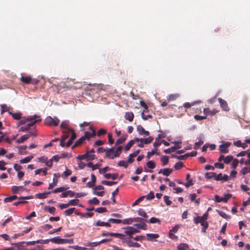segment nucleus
<instances>
[{
  "label": "nucleus",
  "mask_w": 250,
  "mask_h": 250,
  "mask_svg": "<svg viewBox=\"0 0 250 250\" xmlns=\"http://www.w3.org/2000/svg\"><path fill=\"white\" fill-rule=\"evenodd\" d=\"M108 222H112V223H115V224H120V223H122V220L114 219V218H110L108 219Z\"/></svg>",
  "instance_id": "nucleus-55"
},
{
  "label": "nucleus",
  "mask_w": 250,
  "mask_h": 250,
  "mask_svg": "<svg viewBox=\"0 0 250 250\" xmlns=\"http://www.w3.org/2000/svg\"><path fill=\"white\" fill-rule=\"evenodd\" d=\"M149 222L151 224H154V223H158L160 224L161 221L158 218H155V217H151L149 220Z\"/></svg>",
  "instance_id": "nucleus-50"
},
{
  "label": "nucleus",
  "mask_w": 250,
  "mask_h": 250,
  "mask_svg": "<svg viewBox=\"0 0 250 250\" xmlns=\"http://www.w3.org/2000/svg\"><path fill=\"white\" fill-rule=\"evenodd\" d=\"M87 166L90 168H91L92 170H95L98 168V165L97 164L93 165L92 163H88L87 164Z\"/></svg>",
  "instance_id": "nucleus-60"
},
{
  "label": "nucleus",
  "mask_w": 250,
  "mask_h": 250,
  "mask_svg": "<svg viewBox=\"0 0 250 250\" xmlns=\"http://www.w3.org/2000/svg\"><path fill=\"white\" fill-rule=\"evenodd\" d=\"M104 177L106 179H110L111 178L113 180H115L117 178L118 174H117V173H113V174L106 173V174H104Z\"/></svg>",
  "instance_id": "nucleus-23"
},
{
  "label": "nucleus",
  "mask_w": 250,
  "mask_h": 250,
  "mask_svg": "<svg viewBox=\"0 0 250 250\" xmlns=\"http://www.w3.org/2000/svg\"><path fill=\"white\" fill-rule=\"evenodd\" d=\"M215 176V173L214 172H208L206 174V178L209 179L212 178H214V176Z\"/></svg>",
  "instance_id": "nucleus-59"
},
{
  "label": "nucleus",
  "mask_w": 250,
  "mask_h": 250,
  "mask_svg": "<svg viewBox=\"0 0 250 250\" xmlns=\"http://www.w3.org/2000/svg\"><path fill=\"white\" fill-rule=\"evenodd\" d=\"M141 140H142V138H134V141L135 142H138V146L143 148L144 147V143L143 141H142Z\"/></svg>",
  "instance_id": "nucleus-29"
},
{
  "label": "nucleus",
  "mask_w": 250,
  "mask_h": 250,
  "mask_svg": "<svg viewBox=\"0 0 250 250\" xmlns=\"http://www.w3.org/2000/svg\"><path fill=\"white\" fill-rule=\"evenodd\" d=\"M172 171L173 170L172 168H165L160 169L158 171V173L162 174L164 176H168L172 172Z\"/></svg>",
  "instance_id": "nucleus-12"
},
{
  "label": "nucleus",
  "mask_w": 250,
  "mask_h": 250,
  "mask_svg": "<svg viewBox=\"0 0 250 250\" xmlns=\"http://www.w3.org/2000/svg\"><path fill=\"white\" fill-rule=\"evenodd\" d=\"M203 144V141L201 139L199 140L198 142L195 143L194 148L195 149H198Z\"/></svg>",
  "instance_id": "nucleus-58"
},
{
  "label": "nucleus",
  "mask_w": 250,
  "mask_h": 250,
  "mask_svg": "<svg viewBox=\"0 0 250 250\" xmlns=\"http://www.w3.org/2000/svg\"><path fill=\"white\" fill-rule=\"evenodd\" d=\"M134 139L133 140H130L125 146V149L126 151L129 150V149L131 148V147L133 146V145L134 144Z\"/></svg>",
  "instance_id": "nucleus-30"
},
{
  "label": "nucleus",
  "mask_w": 250,
  "mask_h": 250,
  "mask_svg": "<svg viewBox=\"0 0 250 250\" xmlns=\"http://www.w3.org/2000/svg\"><path fill=\"white\" fill-rule=\"evenodd\" d=\"M208 213L207 211L202 216H201V219L200 220V224L201 226L203 227L202 229V232L205 233L206 232V229L208 227V222L207 221L208 219Z\"/></svg>",
  "instance_id": "nucleus-4"
},
{
  "label": "nucleus",
  "mask_w": 250,
  "mask_h": 250,
  "mask_svg": "<svg viewBox=\"0 0 250 250\" xmlns=\"http://www.w3.org/2000/svg\"><path fill=\"white\" fill-rule=\"evenodd\" d=\"M178 98V95L175 94H171L167 97L168 101H172L176 100Z\"/></svg>",
  "instance_id": "nucleus-47"
},
{
  "label": "nucleus",
  "mask_w": 250,
  "mask_h": 250,
  "mask_svg": "<svg viewBox=\"0 0 250 250\" xmlns=\"http://www.w3.org/2000/svg\"><path fill=\"white\" fill-rule=\"evenodd\" d=\"M33 156H28L22 159H21L20 162L21 164L27 163L29 162L33 159Z\"/></svg>",
  "instance_id": "nucleus-27"
},
{
  "label": "nucleus",
  "mask_w": 250,
  "mask_h": 250,
  "mask_svg": "<svg viewBox=\"0 0 250 250\" xmlns=\"http://www.w3.org/2000/svg\"><path fill=\"white\" fill-rule=\"evenodd\" d=\"M21 82H22L24 83L25 84L33 83L35 84L38 83L39 82V81L38 80L33 79L30 76H22L21 78Z\"/></svg>",
  "instance_id": "nucleus-5"
},
{
  "label": "nucleus",
  "mask_w": 250,
  "mask_h": 250,
  "mask_svg": "<svg viewBox=\"0 0 250 250\" xmlns=\"http://www.w3.org/2000/svg\"><path fill=\"white\" fill-rule=\"evenodd\" d=\"M232 160L233 157L231 155H228L226 157H225L224 162L226 164H228Z\"/></svg>",
  "instance_id": "nucleus-40"
},
{
  "label": "nucleus",
  "mask_w": 250,
  "mask_h": 250,
  "mask_svg": "<svg viewBox=\"0 0 250 250\" xmlns=\"http://www.w3.org/2000/svg\"><path fill=\"white\" fill-rule=\"evenodd\" d=\"M91 130H92V133L88 132H85V134L83 135V136L85 138V140L86 139L89 140L90 138H91L92 137H93L95 135V131L93 129H91Z\"/></svg>",
  "instance_id": "nucleus-24"
},
{
  "label": "nucleus",
  "mask_w": 250,
  "mask_h": 250,
  "mask_svg": "<svg viewBox=\"0 0 250 250\" xmlns=\"http://www.w3.org/2000/svg\"><path fill=\"white\" fill-rule=\"evenodd\" d=\"M218 112V111L215 109L210 110L209 108H205L203 110V112L206 117L207 115H214Z\"/></svg>",
  "instance_id": "nucleus-13"
},
{
  "label": "nucleus",
  "mask_w": 250,
  "mask_h": 250,
  "mask_svg": "<svg viewBox=\"0 0 250 250\" xmlns=\"http://www.w3.org/2000/svg\"><path fill=\"white\" fill-rule=\"evenodd\" d=\"M110 236H114V237H119L120 239H123V237L124 236V234H123L122 233L111 232V234H110Z\"/></svg>",
  "instance_id": "nucleus-51"
},
{
  "label": "nucleus",
  "mask_w": 250,
  "mask_h": 250,
  "mask_svg": "<svg viewBox=\"0 0 250 250\" xmlns=\"http://www.w3.org/2000/svg\"><path fill=\"white\" fill-rule=\"evenodd\" d=\"M50 242L55 243V244H72L73 243V239H62L60 238L59 237H55L51 239H50Z\"/></svg>",
  "instance_id": "nucleus-3"
},
{
  "label": "nucleus",
  "mask_w": 250,
  "mask_h": 250,
  "mask_svg": "<svg viewBox=\"0 0 250 250\" xmlns=\"http://www.w3.org/2000/svg\"><path fill=\"white\" fill-rule=\"evenodd\" d=\"M47 169L44 168H40V169H38L36 170H35V174L36 175H38V174H39L41 172H43L44 175H46L47 173Z\"/></svg>",
  "instance_id": "nucleus-37"
},
{
  "label": "nucleus",
  "mask_w": 250,
  "mask_h": 250,
  "mask_svg": "<svg viewBox=\"0 0 250 250\" xmlns=\"http://www.w3.org/2000/svg\"><path fill=\"white\" fill-rule=\"evenodd\" d=\"M70 248L75 249L76 250H86V248L84 247H80L79 246H69Z\"/></svg>",
  "instance_id": "nucleus-62"
},
{
  "label": "nucleus",
  "mask_w": 250,
  "mask_h": 250,
  "mask_svg": "<svg viewBox=\"0 0 250 250\" xmlns=\"http://www.w3.org/2000/svg\"><path fill=\"white\" fill-rule=\"evenodd\" d=\"M30 137V135L29 134H25L24 135H22L21 137H20L19 139H18L16 141V142L18 144H21L22 143L25 141V140H27Z\"/></svg>",
  "instance_id": "nucleus-18"
},
{
  "label": "nucleus",
  "mask_w": 250,
  "mask_h": 250,
  "mask_svg": "<svg viewBox=\"0 0 250 250\" xmlns=\"http://www.w3.org/2000/svg\"><path fill=\"white\" fill-rule=\"evenodd\" d=\"M134 226L136 227L138 229H141L144 230L146 229V226L144 222L140 224H136L134 225Z\"/></svg>",
  "instance_id": "nucleus-39"
},
{
  "label": "nucleus",
  "mask_w": 250,
  "mask_h": 250,
  "mask_svg": "<svg viewBox=\"0 0 250 250\" xmlns=\"http://www.w3.org/2000/svg\"><path fill=\"white\" fill-rule=\"evenodd\" d=\"M97 226H106V227H110V225L109 222H104L101 221H98L96 224Z\"/></svg>",
  "instance_id": "nucleus-32"
},
{
  "label": "nucleus",
  "mask_w": 250,
  "mask_h": 250,
  "mask_svg": "<svg viewBox=\"0 0 250 250\" xmlns=\"http://www.w3.org/2000/svg\"><path fill=\"white\" fill-rule=\"evenodd\" d=\"M134 114L132 112H127L125 113V118L129 122H132L134 119Z\"/></svg>",
  "instance_id": "nucleus-17"
},
{
  "label": "nucleus",
  "mask_w": 250,
  "mask_h": 250,
  "mask_svg": "<svg viewBox=\"0 0 250 250\" xmlns=\"http://www.w3.org/2000/svg\"><path fill=\"white\" fill-rule=\"evenodd\" d=\"M250 172V167H245L243 168L240 171V173L243 175Z\"/></svg>",
  "instance_id": "nucleus-48"
},
{
  "label": "nucleus",
  "mask_w": 250,
  "mask_h": 250,
  "mask_svg": "<svg viewBox=\"0 0 250 250\" xmlns=\"http://www.w3.org/2000/svg\"><path fill=\"white\" fill-rule=\"evenodd\" d=\"M31 116H28L27 118H22L20 122H19V125H23L28 121H32L35 118L31 117Z\"/></svg>",
  "instance_id": "nucleus-19"
},
{
  "label": "nucleus",
  "mask_w": 250,
  "mask_h": 250,
  "mask_svg": "<svg viewBox=\"0 0 250 250\" xmlns=\"http://www.w3.org/2000/svg\"><path fill=\"white\" fill-rule=\"evenodd\" d=\"M85 140V138H84V137L83 136H82V137H81L78 140H77L75 144L72 146V148H74L75 147H76V146H78L79 145H80V144H81L83 141H84Z\"/></svg>",
  "instance_id": "nucleus-28"
},
{
  "label": "nucleus",
  "mask_w": 250,
  "mask_h": 250,
  "mask_svg": "<svg viewBox=\"0 0 250 250\" xmlns=\"http://www.w3.org/2000/svg\"><path fill=\"white\" fill-rule=\"evenodd\" d=\"M128 162L126 160H122L118 162V166L119 167H123L125 168H127L128 167Z\"/></svg>",
  "instance_id": "nucleus-31"
},
{
  "label": "nucleus",
  "mask_w": 250,
  "mask_h": 250,
  "mask_svg": "<svg viewBox=\"0 0 250 250\" xmlns=\"http://www.w3.org/2000/svg\"><path fill=\"white\" fill-rule=\"evenodd\" d=\"M72 174V171L70 169H66L62 174V177L63 179L65 178L67 176L70 175Z\"/></svg>",
  "instance_id": "nucleus-34"
},
{
  "label": "nucleus",
  "mask_w": 250,
  "mask_h": 250,
  "mask_svg": "<svg viewBox=\"0 0 250 250\" xmlns=\"http://www.w3.org/2000/svg\"><path fill=\"white\" fill-rule=\"evenodd\" d=\"M8 113L15 120H20L21 118V113L17 112V113H12L10 111H8Z\"/></svg>",
  "instance_id": "nucleus-25"
},
{
  "label": "nucleus",
  "mask_w": 250,
  "mask_h": 250,
  "mask_svg": "<svg viewBox=\"0 0 250 250\" xmlns=\"http://www.w3.org/2000/svg\"><path fill=\"white\" fill-rule=\"evenodd\" d=\"M126 244L129 247L139 248L141 246L140 244H139L137 242H133L131 241L130 240L129 241L126 242Z\"/></svg>",
  "instance_id": "nucleus-26"
},
{
  "label": "nucleus",
  "mask_w": 250,
  "mask_h": 250,
  "mask_svg": "<svg viewBox=\"0 0 250 250\" xmlns=\"http://www.w3.org/2000/svg\"><path fill=\"white\" fill-rule=\"evenodd\" d=\"M218 213L223 218L226 219H229L230 217L227 214H226L224 212L222 211H221V210H217V211Z\"/></svg>",
  "instance_id": "nucleus-43"
},
{
  "label": "nucleus",
  "mask_w": 250,
  "mask_h": 250,
  "mask_svg": "<svg viewBox=\"0 0 250 250\" xmlns=\"http://www.w3.org/2000/svg\"><path fill=\"white\" fill-rule=\"evenodd\" d=\"M60 123V120L57 117L52 118L47 116L45 119V124L49 126H57Z\"/></svg>",
  "instance_id": "nucleus-2"
},
{
  "label": "nucleus",
  "mask_w": 250,
  "mask_h": 250,
  "mask_svg": "<svg viewBox=\"0 0 250 250\" xmlns=\"http://www.w3.org/2000/svg\"><path fill=\"white\" fill-rule=\"evenodd\" d=\"M31 117H34L35 118L32 121H29L30 123H29L27 125L26 127H28V129L30 128L31 126H33L36 123L40 122L42 121L40 116H38L37 115H34V116H31Z\"/></svg>",
  "instance_id": "nucleus-10"
},
{
  "label": "nucleus",
  "mask_w": 250,
  "mask_h": 250,
  "mask_svg": "<svg viewBox=\"0 0 250 250\" xmlns=\"http://www.w3.org/2000/svg\"><path fill=\"white\" fill-rule=\"evenodd\" d=\"M218 101L220 104L222 109L223 110L226 111H228L229 110V108L226 101L220 98H218Z\"/></svg>",
  "instance_id": "nucleus-11"
},
{
  "label": "nucleus",
  "mask_w": 250,
  "mask_h": 250,
  "mask_svg": "<svg viewBox=\"0 0 250 250\" xmlns=\"http://www.w3.org/2000/svg\"><path fill=\"white\" fill-rule=\"evenodd\" d=\"M106 133V130L104 128H101L97 132V135L100 136L102 135L105 134Z\"/></svg>",
  "instance_id": "nucleus-64"
},
{
  "label": "nucleus",
  "mask_w": 250,
  "mask_h": 250,
  "mask_svg": "<svg viewBox=\"0 0 250 250\" xmlns=\"http://www.w3.org/2000/svg\"><path fill=\"white\" fill-rule=\"evenodd\" d=\"M231 194H225L223 197H220L218 195H215V199L216 202H223L226 203L228 200L231 197Z\"/></svg>",
  "instance_id": "nucleus-6"
},
{
  "label": "nucleus",
  "mask_w": 250,
  "mask_h": 250,
  "mask_svg": "<svg viewBox=\"0 0 250 250\" xmlns=\"http://www.w3.org/2000/svg\"><path fill=\"white\" fill-rule=\"evenodd\" d=\"M25 242H21L13 244L15 245L17 247V250H23L24 248L23 246H22V244L24 243Z\"/></svg>",
  "instance_id": "nucleus-45"
},
{
  "label": "nucleus",
  "mask_w": 250,
  "mask_h": 250,
  "mask_svg": "<svg viewBox=\"0 0 250 250\" xmlns=\"http://www.w3.org/2000/svg\"><path fill=\"white\" fill-rule=\"evenodd\" d=\"M134 220L133 218H128L122 220V223L125 225H130L133 223Z\"/></svg>",
  "instance_id": "nucleus-36"
},
{
  "label": "nucleus",
  "mask_w": 250,
  "mask_h": 250,
  "mask_svg": "<svg viewBox=\"0 0 250 250\" xmlns=\"http://www.w3.org/2000/svg\"><path fill=\"white\" fill-rule=\"evenodd\" d=\"M31 117H34L35 118L32 121H29L30 123H29L27 125L26 127H28V129L30 128L31 126H33L36 123L40 122L42 121L40 116H38L37 115H34V116H31Z\"/></svg>",
  "instance_id": "nucleus-9"
},
{
  "label": "nucleus",
  "mask_w": 250,
  "mask_h": 250,
  "mask_svg": "<svg viewBox=\"0 0 250 250\" xmlns=\"http://www.w3.org/2000/svg\"><path fill=\"white\" fill-rule=\"evenodd\" d=\"M75 209V208H73L66 209L64 211V214L67 216L70 215L73 213Z\"/></svg>",
  "instance_id": "nucleus-53"
},
{
  "label": "nucleus",
  "mask_w": 250,
  "mask_h": 250,
  "mask_svg": "<svg viewBox=\"0 0 250 250\" xmlns=\"http://www.w3.org/2000/svg\"><path fill=\"white\" fill-rule=\"evenodd\" d=\"M101 183H102V184H103L104 185L109 186H112V185H113L114 184H116L117 183V182L107 181H105V180L102 181Z\"/></svg>",
  "instance_id": "nucleus-42"
},
{
  "label": "nucleus",
  "mask_w": 250,
  "mask_h": 250,
  "mask_svg": "<svg viewBox=\"0 0 250 250\" xmlns=\"http://www.w3.org/2000/svg\"><path fill=\"white\" fill-rule=\"evenodd\" d=\"M147 167L151 169L154 168L155 167V165L154 163L152 161H149L146 163Z\"/></svg>",
  "instance_id": "nucleus-56"
},
{
  "label": "nucleus",
  "mask_w": 250,
  "mask_h": 250,
  "mask_svg": "<svg viewBox=\"0 0 250 250\" xmlns=\"http://www.w3.org/2000/svg\"><path fill=\"white\" fill-rule=\"evenodd\" d=\"M63 133L64 134L62 136L61 140L64 141L68 137L69 132L68 131H63Z\"/></svg>",
  "instance_id": "nucleus-54"
},
{
  "label": "nucleus",
  "mask_w": 250,
  "mask_h": 250,
  "mask_svg": "<svg viewBox=\"0 0 250 250\" xmlns=\"http://www.w3.org/2000/svg\"><path fill=\"white\" fill-rule=\"evenodd\" d=\"M230 143L229 142H224L219 146V150L221 153H227L229 152L228 148L229 147Z\"/></svg>",
  "instance_id": "nucleus-7"
},
{
  "label": "nucleus",
  "mask_w": 250,
  "mask_h": 250,
  "mask_svg": "<svg viewBox=\"0 0 250 250\" xmlns=\"http://www.w3.org/2000/svg\"><path fill=\"white\" fill-rule=\"evenodd\" d=\"M125 229H126L125 233L126 235L129 236V238H131L132 237V235L133 234L132 230L131 229H129V227H127Z\"/></svg>",
  "instance_id": "nucleus-41"
},
{
  "label": "nucleus",
  "mask_w": 250,
  "mask_h": 250,
  "mask_svg": "<svg viewBox=\"0 0 250 250\" xmlns=\"http://www.w3.org/2000/svg\"><path fill=\"white\" fill-rule=\"evenodd\" d=\"M17 198L16 195H13L4 198V201L5 202H10L16 199Z\"/></svg>",
  "instance_id": "nucleus-44"
},
{
  "label": "nucleus",
  "mask_w": 250,
  "mask_h": 250,
  "mask_svg": "<svg viewBox=\"0 0 250 250\" xmlns=\"http://www.w3.org/2000/svg\"><path fill=\"white\" fill-rule=\"evenodd\" d=\"M178 250H190L188 245L186 243H181L178 246Z\"/></svg>",
  "instance_id": "nucleus-20"
},
{
  "label": "nucleus",
  "mask_w": 250,
  "mask_h": 250,
  "mask_svg": "<svg viewBox=\"0 0 250 250\" xmlns=\"http://www.w3.org/2000/svg\"><path fill=\"white\" fill-rule=\"evenodd\" d=\"M69 125V121L65 120L62 122V123L61 124L60 127L62 129H65L66 130L69 131V129H70L68 127Z\"/></svg>",
  "instance_id": "nucleus-21"
},
{
  "label": "nucleus",
  "mask_w": 250,
  "mask_h": 250,
  "mask_svg": "<svg viewBox=\"0 0 250 250\" xmlns=\"http://www.w3.org/2000/svg\"><path fill=\"white\" fill-rule=\"evenodd\" d=\"M182 147L180 145L174 146L170 148L164 150V152L166 154H169L171 152H174L175 150L181 148Z\"/></svg>",
  "instance_id": "nucleus-15"
},
{
  "label": "nucleus",
  "mask_w": 250,
  "mask_h": 250,
  "mask_svg": "<svg viewBox=\"0 0 250 250\" xmlns=\"http://www.w3.org/2000/svg\"><path fill=\"white\" fill-rule=\"evenodd\" d=\"M153 140V138L151 136H148L147 138L146 139L142 138L141 140L143 141L144 144H150Z\"/></svg>",
  "instance_id": "nucleus-33"
},
{
  "label": "nucleus",
  "mask_w": 250,
  "mask_h": 250,
  "mask_svg": "<svg viewBox=\"0 0 250 250\" xmlns=\"http://www.w3.org/2000/svg\"><path fill=\"white\" fill-rule=\"evenodd\" d=\"M136 129L139 134L142 136H149V132L146 130L145 128L141 125H138Z\"/></svg>",
  "instance_id": "nucleus-8"
},
{
  "label": "nucleus",
  "mask_w": 250,
  "mask_h": 250,
  "mask_svg": "<svg viewBox=\"0 0 250 250\" xmlns=\"http://www.w3.org/2000/svg\"><path fill=\"white\" fill-rule=\"evenodd\" d=\"M238 163H239V161L237 160V159H234L233 160V161H232V163H231V167L235 169L237 166H238Z\"/></svg>",
  "instance_id": "nucleus-57"
},
{
  "label": "nucleus",
  "mask_w": 250,
  "mask_h": 250,
  "mask_svg": "<svg viewBox=\"0 0 250 250\" xmlns=\"http://www.w3.org/2000/svg\"><path fill=\"white\" fill-rule=\"evenodd\" d=\"M183 167V163L178 162L174 165V168L176 170L179 169Z\"/></svg>",
  "instance_id": "nucleus-63"
},
{
  "label": "nucleus",
  "mask_w": 250,
  "mask_h": 250,
  "mask_svg": "<svg viewBox=\"0 0 250 250\" xmlns=\"http://www.w3.org/2000/svg\"><path fill=\"white\" fill-rule=\"evenodd\" d=\"M161 160L163 163V166L167 165L168 163V157L167 156H163L161 157Z\"/></svg>",
  "instance_id": "nucleus-38"
},
{
  "label": "nucleus",
  "mask_w": 250,
  "mask_h": 250,
  "mask_svg": "<svg viewBox=\"0 0 250 250\" xmlns=\"http://www.w3.org/2000/svg\"><path fill=\"white\" fill-rule=\"evenodd\" d=\"M51 193L50 191L44 192L43 193H38L36 195V197L39 199H44L47 197L48 194Z\"/></svg>",
  "instance_id": "nucleus-22"
},
{
  "label": "nucleus",
  "mask_w": 250,
  "mask_h": 250,
  "mask_svg": "<svg viewBox=\"0 0 250 250\" xmlns=\"http://www.w3.org/2000/svg\"><path fill=\"white\" fill-rule=\"evenodd\" d=\"M79 202L78 199H72L69 201L68 204L69 206H76L78 205Z\"/></svg>",
  "instance_id": "nucleus-52"
},
{
  "label": "nucleus",
  "mask_w": 250,
  "mask_h": 250,
  "mask_svg": "<svg viewBox=\"0 0 250 250\" xmlns=\"http://www.w3.org/2000/svg\"><path fill=\"white\" fill-rule=\"evenodd\" d=\"M145 110H144L141 114L143 120H147L148 119L152 118V116L150 114L145 115Z\"/></svg>",
  "instance_id": "nucleus-49"
},
{
  "label": "nucleus",
  "mask_w": 250,
  "mask_h": 250,
  "mask_svg": "<svg viewBox=\"0 0 250 250\" xmlns=\"http://www.w3.org/2000/svg\"><path fill=\"white\" fill-rule=\"evenodd\" d=\"M59 178V175H57L56 174H54L52 183L49 185L48 189H51L57 186Z\"/></svg>",
  "instance_id": "nucleus-14"
},
{
  "label": "nucleus",
  "mask_w": 250,
  "mask_h": 250,
  "mask_svg": "<svg viewBox=\"0 0 250 250\" xmlns=\"http://www.w3.org/2000/svg\"><path fill=\"white\" fill-rule=\"evenodd\" d=\"M122 146H119L115 151L114 148H108L106 151V156L111 159L119 157L122 152Z\"/></svg>",
  "instance_id": "nucleus-1"
},
{
  "label": "nucleus",
  "mask_w": 250,
  "mask_h": 250,
  "mask_svg": "<svg viewBox=\"0 0 250 250\" xmlns=\"http://www.w3.org/2000/svg\"><path fill=\"white\" fill-rule=\"evenodd\" d=\"M44 209L47 211H48L50 213L53 214L55 211V208L54 207H45Z\"/></svg>",
  "instance_id": "nucleus-61"
},
{
  "label": "nucleus",
  "mask_w": 250,
  "mask_h": 250,
  "mask_svg": "<svg viewBox=\"0 0 250 250\" xmlns=\"http://www.w3.org/2000/svg\"><path fill=\"white\" fill-rule=\"evenodd\" d=\"M88 203L90 205H98L100 201L96 197H94L92 199L89 200Z\"/></svg>",
  "instance_id": "nucleus-35"
},
{
  "label": "nucleus",
  "mask_w": 250,
  "mask_h": 250,
  "mask_svg": "<svg viewBox=\"0 0 250 250\" xmlns=\"http://www.w3.org/2000/svg\"><path fill=\"white\" fill-rule=\"evenodd\" d=\"M138 213L140 216H141L144 218H147L148 216L146 212L142 209H139L138 210Z\"/></svg>",
  "instance_id": "nucleus-46"
},
{
  "label": "nucleus",
  "mask_w": 250,
  "mask_h": 250,
  "mask_svg": "<svg viewBox=\"0 0 250 250\" xmlns=\"http://www.w3.org/2000/svg\"><path fill=\"white\" fill-rule=\"evenodd\" d=\"M146 235L147 237V240L149 241H152L159 237V235L157 233H147Z\"/></svg>",
  "instance_id": "nucleus-16"
}]
</instances>
